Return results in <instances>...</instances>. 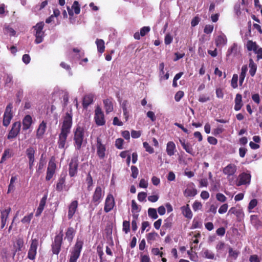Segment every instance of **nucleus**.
I'll list each match as a JSON object with an SVG mask.
<instances>
[{
  "label": "nucleus",
  "instance_id": "obj_18",
  "mask_svg": "<svg viewBox=\"0 0 262 262\" xmlns=\"http://www.w3.org/2000/svg\"><path fill=\"white\" fill-rule=\"evenodd\" d=\"M78 207V202L73 201L69 206V210L68 217L69 219H71L73 216Z\"/></svg>",
  "mask_w": 262,
  "mask_h": 262
},
{
  "label": "nucleus",
  "instance_id": "obj_33",
  "mask_svg": "<svg viewBox=\"0 0 262 262\" xmlns=\"http://www.w3.org/2000/svg\"><path fill=\"white\" fill-rule=\"evenodd\" d=\"M249 67L250 68L249 73L250 75L253 77L255 74L257 69V66L254 62L252 59H250L249 60Z\"/></svg>",
  "mask_w": 262,
  "mask_h": 262
},
{
  "label": "nucleus",
  "instance_id": "obj_49",
  "mask_svg": "<svg viewBox=\"0 0 262 262\" xmlns=\"http://www.w3.org/2000/svg\"><path fill=\"white\" fill-rule=\"evenodd\" d=\"M130 230V223L129 221H124L123 222V231L127 233Z\"/></svg>",
  "mask_w": 262,
  "mask_h": 262
},
{
  "label": "nucleus",
  "instance_id": "obj_9",
  "mask_svg": "<svg viewBox=\"0 0 262 262\" xmlns=\"http://www.w3.org/2000/svg\"><path fill=\"white\" fill-rule=\"evenodd\" d=\"M13 105L12 103H9L6 107L5 112L3 116V125L7 126L10 123V121L12 118L13 115L12 113V109Z\"/></svg>",
  "mask_w": 262,
  "mask_h": 262
},
{
  "label": "nucleus",
  "instance_id": "obj_46",
  "mask_svg": "<svg viewBox=\"0 0 262 262\" xmlns=\"http://www.w3.org/2000/svg\"><path fill=\"white\" fill-rule=\"evenodd\" d=\"M237 81H238V75L237 74H234L231 79V85L234 89L237 88Z\"/></svg>",
  "mask_w": 262,
  "mask_h": 262
},
{
  "label": "nucleus",
  "instance_id": "obj_8",
  "mask_svg": "<svg viewBox=\"0 0 262 262\" xmlns=\"http://www.w3.org/2000/svg\"><path fill=\"white\" fill-rule=\"evenodd\" d=\"M35 150L32 146L29 147L26 150V155L28 159L29 168L31 172H32L33 170V167L35 161Z\"/></svg>",
  "mask_w": 262,
  "mask_h": 262
},
{
  "label": "nucleus",
  "instance_id": "obj_21",
  "mask_svg": "<svg viewBox=\"0 0 262 262\" xmlns=\"http://www.w3.org/2000/svg\"><path fill=\"white\" fill-rule=\"evenodd\" d=\"M228 213L233 214L236 215L237 217L240 220L243 219L244 217V213L241 208H237L236 207H231Z\"/></svg>",
  "mask_w": 262,
  "mask_h": 262
},
{
  "label": "nucleus",
  "instance_id": "obj_3",
  "mask_svg": "<svg viewBox=\"0 0 262 262\" xmlns=\"http://www.w3.org/2000/svg\"><path fill=\"white\" fill-rule=\"evenodd\" d=\"M72 117L73 113L72 110L67 112L63 117V122L62 124L61 131L70 133L71 128L72 126Z\"/></svg>",
  "mask_w": 262,
  "mask_h": 262
},
{
  "label": "nucleus",
  "instance_id": "obj_5",
  "mask_svg": "<svg viewBox=\"0 0 262 262\" xmlns=\"http://www.w3.org/2000/svg\"><path fill=\"white\" fill-rule=\"evenodd\" d=\"M96 147L97 155L100 159H103L105 157L106 147L103 144L102 139L100 137H97L96 139Z\"/></svg>",
  "mask_w": 262,
  "mask_h": 262
},
{
  "label": "nucleus",
  "instance_id": "obj_29",
  "mask_svg": "<svg viewBox=\"0 0 262 262\" xmlns=\"http://www.w3.org/2000/svg\"><path fill=\"white\" fill-rule=\"evenodd\" d=\"M94 96L92 94H88L85 95L83 99L82 105L83 107L87 108L93 102Z\"/></svg>",
  "mask_w": 262,
  "mask_h": 262
},
{
  "label": "nucleus",
  "instance_id": "obj_61",
  "mask_svg": "<svg viewBox=\"0 0 262 262\" xmlns=\"http://www.w3.org/2000/svg\"><path fill=\"white\" fill-rule=\"evenodd\" d=\"M228 206L227 204L222 205L219 209V213L220 214H223L227 211Z\"/></svg>",
  "mask_w": 262,
  "mask_h": 262
},
{
  "label": "nucleus",
  "instance_id": "obj_37",
  "mask_svg": "<svg viewBox=\"0 0 262 262\" xmlns=\"http://www.w3.org/2000/svg\"><path fill=\"white\" fill-rule=\"evenodd\" d=\"M196 193V190L193 188H188L184 191V195L186 197L194 196Z\"/></svg>",
  "mask_w": 262,
  "mask_h": 262
},
{
  "label": "nucleus",
  "instance_id": "obj_26",
  "mask_svg": "<svg viewBox=\"0 0 262 262\" xmlns=\"http://www.w3.org/2000/svg\"><path fill=\"white\" fill-rule=\"evenodd\" d=\"M75 234V230L73 227H69L66 232L65 239L71 243Z\"/></svg>",
  "mask_w": 262,
  "mask_h": 262
},
{
  "label": "nucleus",
  "instance_id": "obj_2",
  "mask_svg": "<svg viewBox=\"0 0 262 262\" xmlns=\"http://www.w3.org/2000/svg\"><path fill=\"white\" fill-rule=\"evenodd\" d=\"M83 245V241L78 239H77L73 249L71 252L69 262H77V260L80 256Z\"/></svg>",
  "mask_w": 262,
  "mask_h": 262
},
{
  "label": "nucleus",
  "instance_id": "obj_62",
  "mask_svg": "<svg viewBox=\"0 0 262 262\" xmlns=\"http://www.w3.org/2000/svg\"><path fill=\"white\" fill-rule=\"evenodd\" d=\"M216 198L219 201L221 202H225L227 200V198L223 194L221 193H217Z\"/></svg>",
  "mask_w": 262,
  "mask_h": 262
},
{
  "label": "nucleus",
  "instance_id": "obj_14",
  "mask_svg": "<svg viewBox=\"0 0 262 262\" xmlns=\"http://www.w3.org/2000/svg\"><path fill=\"white\" fill-rule=\"evenodd\" d=\"M56 168V165L55 163L52 160H50L48 164V166L47 171V175L46 177V180L47 181L50 180L55 172Z\"/></svg>",
  "mask_w": 262,
  "mask_h": 262
},
{
  "label": "nucleus",
  "instance_id": "obj_55",
  "mask_svg": "<svg viewBox=\"0 0 262 262\" xmlns=\"http://www.w3.org/2000/svg\"><path fill=\"white\" fill-rule=\"evenodd\" d=\"M46 200H47V196H43L41 199V200L40 201L39 206L37 208L38 209H40V210L43 211L45 206V204H46Z\"/></svg>",
  "mask_w": 262,
  "mask_h": 262
},
{
  "label": "nucleus",
  "instance_id": "obj_52",
  "mask_svg": "<svg viewBox=\"0 0 262 262\" xmlns=\"http://www.w3.org/2000/svg\"><path fill=\"white\" fill-rule=\"evenodd\" d=\"M72 9H74L75 14H78L80 13V9L79 3L77 1H75L72 6Z\"/></svg>",
  "mask_w": 262,
  "mask_h": 262
},
{
  "label": "nucleus",
  "instance_id": "obj_10",
  "mask_svg": "<svg viewBox=\"0 0 262 262\" xmlns=\"http://www.w3.org/2000/svg\"><path fill=\"white\" fill-rule=\"evenodd\" d=\"M38 245V241L36 238L32 239L30 247L28 251V258L31 260H33L35 258L37 253V248Z\"/></svg>",
  "mask_w": 262,
  "mask_h": 262
},
{
  "label": "nucleus",
  "instance_id": "obj_1",
  "mask_svg": "<svg viewBox=\"0 0 262 262\" xmlns=\"http://www.w3.org/2000/svg\"><path fill=\"white\" fill-rule=\"evenodd\" d=\"M84 138V128L80 126H77L74 130V144L76 149L79 150L82 145Z\"/></svg>",
  "mask_w": 262,
  "mask_h": 262
},
{
  "label": "nucleus",
  "instance_id": "obj_39",
  "mask_svg": "<svg viewBox=\"0 0 262 262\" xmlns=\"http://www.w3.org/2000/svg\"><path fill=\"white\" fill-rule=\"evenodd\" d=\"M12 156L11 150L10 149H6L2 155L1 163L3 162L7 158H10Z\"/></svg>",
  "mask_w": 262,
  "mask_h": 262
},
{
  "label": "nucleus",
  "instance_id": "obj_22",
  "mask_svg": "<svg viewBox=\"0 0 262 262\" xmlns=\"http://www.w3.org/2000/svg\"><path fill=\"white\" fill-rule=\"evenodd\" d=\"M23 130L28 129L32 124V119L30 115H26L23 120Z\"/></svg>",
  "mask_w": 262,
  "mask_h": 262
},
{
  "label": "nucleus",
  "instance_id": "obj_51",
  "mask_svg": "<svg viewBox=\"0 0 262 262\" xmlns=\"http://www.w3.org/2000/svg\"><path fill=\"white\" fill-rule=\"evenodd\" d=\"M131 171H132V174L131 176L134 178L136 179L137 178V176L139 173V170L138 168L135 166H131Z\"/></svg>",
  "mask_w": 262,
  "mask_h": 262
},
{
  "label": "nucleus",
  "instance_id": "obj_6",
  "mask_svg": "<svg viewBox=\"0 0 262 262\" xmlns=\"http://www.w3.org/2000/svg\"><path fill=\"white\" fill-rule=\"evenodd\" d=\"M104 195V191L102 190L101 187L97 186L92 195V202L96 206L98 205L102 201Z\"/></svg>",
  "mask_w": 262,
  "mask_h": 262
},
{
  "label": "nucleus",
  "instance_id": "obj_53",
  "mask_svg": "<svg viewBox=\"0 0 262 262\" xmlns=\"http://www.w3.org/2000/svg\"><path fill=\"white\" fill-rule=\"evenodd\" d=\"M143 147L145 148V150L147 152H148L150 154L154 153V148L152 147H151L147 142H145L143 143Z\"/></svg>",
  "mask_w": 262,
  "mask_h": 262
},
{
  "label": "nucleus",
  "instance_id": "obj_13",
  "mask_svg": "<svg viewBox=\"0 0 262 262\" xmlns=\"http://www.w3.org/2000/svg\"><path fill=\"white\" fill-rule=\"evenodd\" d=\"M115 204V200L113 195L112 194H108L107 195L105 201V205L104 207V211L107 213L111 211L113 209Z\"/></svg>",
  "mask_w": 262,
  "mask_h": 262
},
{
  "label": "nucleus",
  "instance_id": "obj_44",
  "mask_svg": "<svg viewBox=\"0 0 262 262\" xmlns=\"http://www.w3.org/2000/svg\"><path fill=\"white\" fill-rule=\"evenodd\" d=\"M44 27V23L40 21L35 26L33 27L35 29V32H43L42 29Z\"/></svg>",
  "mask_w": 262,
  "mask_h": 262
},
{
  "label": "nucleus",
  "instance_id": "obj_11",
  "mask_svg": "<svg viewBox=\"0 0 262 262\" xmlns=\"http://www.w3.org/2000/svg\"><path fill=\"white\" fill-rule=\"evenodd\" d=\"M21 127L20 122H15L12 124V128L10 130L7 138L11 139L15 138L19 133Z\"/></svg>",
  "mask_w": 262,
  "mask_h": 262
},
{
  "label": "nucleus",
  "instance_id": "obj_57",
  "mask_svg": "<svg viewBox=\"0 0 262 262\" xmlns=\"http://www.w3.org/2000/svg\"><path fill=\"white\" fill-rule=\"evenodd\" d=\"M257 201L256 199H253L251 200L248 205V209L249 211L253 209L257 205Z\"/></svg>",
  "mask_w": 262,
  "mask_h": 262
},
{
  "label": "nucleus",
  "instance_id": "obj_45",
  "mask_svg": "<svg viewBox=\"0 0 262 262\" xmlns=\"http://www.w3.org/2000/svg\"><path fill=\"white\" fill-rule=\"evenodd\" d=\"M5 33L8 34L10 36H14L16 34L15 31L9 26H6L4 28Z\"/></svg>",
  "mask_w": 262,
  "mask_h": 262
},
{
  "label": "nucleus",
  "instance_id": "obj_48",
  "mask_svg": "<svg viewBox=\"0 0 262 262\" xmlns=\"http://www.w3.org/2000/svg\"><path fill=\"white\" fill-rule=\"evenodd\" d=\"M4 78L5 83L6 85L10 86L12 84L13 81L12 75L10 74H7L4 77Z\"/></svg>",
  "mask_w": 262,
  "mask_h": 262
},
{
  "label": "nucleus",
  "instance_id": "obj_54",
  "mask_svg": "<svg viewBox=\"0 0 262 262\" xmlns=\"http://www.w3.org/2000/svg\"><path fill=\"white\" fill-rule=\"evenodd\" d=\"M123 140L121 138H118L116 140L115 142V145L116 147L118 149H122L123 148Z\"/></svg>",
  "mask_w": 262,
  "mask_h": 262
},
{
  "label": "nucleus",
  "instance_id": "obj_58",
  "mask_svg": "<svg viewBox=\"0 0 262 262\" xmlns=\"http://www.w3.org/2000/svg\"><path fill=\"white\" fill-rule=\"evenodd\" d=\"M247 70H248L247 66V65H244L242 67L241 73V74L239 75V77H242V78H245V76H246V73L247 72Z\"/></svg>",
  "mask_w": 262,
  "mask_h": 262
},
{
  "label": "nucleus",
  "instance_id": "obj_32",
  "mask_svg": "<svg viewBox=\"0 0 262 262\" xmlns=\"http://www.w3.org/2000/svg\"><path fill=\"white\" fill-rule=\"evenodd\" d=\"M95 43L97 45L98 51L100 53H103L105 50L104 40L101 39H97Z\"/></svg>",
  "mask_w": 262,
  "mask_h": 262
},
{
  "label": "nucleus",
  "instance_id": "obj_30",
  "mask_svg": "<svg viewBox=\"0 0 262 262\" xmlns=\"http://www.w3.org/2000/svg\"><path fill=\"white\" fill-rule=\"evenodd\" d=\"M242 106V96L241 94H236L235 99L234 110L236 111H238L241 110Z\"/></svg>",
  "mask_w": 262,
  "mask_h": 262
},
{
  "label": "nucleus",
  "instance_id": "obj_34",
  "mask_svg": "<svg viewBox=\"0 0 262 262\" xmlns=\"http://www.w3.org/2000/svg\"><path fill=\"white\" fill-rule=\"evenodd\" d=\"M203 257L208 259H213L214 258V254L208 249H204L201 252Z\"/></svg>",
  "mask_w": 262,
  "mask_h": 262
},
{
  "label": "nucleus",
  "instance_id": "obj_64",
  "mask_svg": "<svg viewBox=\"0 0 262 262\" xmlns=\"http://www.w3.org/2000/svg\"><path fill=\"white\" fill-rule=\"evenodd\" d=\"M209 100H210L209 97L205 95H201L199 96V101L200 102H202V103L206 102Z\"/></svg>",
  "mask_w": 262,
  "mask_h": 262
},
{
  "label": "nucleus",
  "instance_id": "obj_20",
  "mask_svg": "<svg viewBox=\"0 0 262 262\" xmlns=\"http://www.w3.org/2000/svg\"><path fill=\"white\" fill-rule=\"evenodd\" d=\"M24 245V241L23 238L21 236H18L16 239V246L14 245V246L16 247V249L14 251L13 253V257L15 256L16 252L17 251H21Z\"/></svg>",
  "mask_w": 262,
  "mask_h": 262
},
{
  "label": "nucleus",
  "instance_id": "obj_23",
  "mask_svg": "<svg viewBox=\"0 0 262 262\" xmlns=\"http://www.w3.org/2000/svg\"><path fill=\"white\" fill-rule=\"evenodd\" d=\"M150 30V28L149 27H143L140 29V32H136L134 37L136 39L139 40L140 39V36H144L146 34H147Z\"/></svg>",
  "mask_w": 262,
  "mask_h": 262
},
{
  "label": "nucleus",
  "instance_id": "obj_60",
  "mask_svg": "<svg viewBox=\"0 0 262 262\" xmlns=\"http://www.w3.org/2000/svg\"><path fill=\"white\" fill-rule=\"evenodd\" d=\"M202 205L201 202L195 201L192 205V208L194 211H196L202 208Z\"/></svg>",
  "mask_w": 262,
  "mask_h": 262
},
{
  "label": "nucleus",
  "instance_id": "obj_4",
  "mask_svg": "<svg viewBox=\"0 0 262 262\" xmlns=\"http://www.w3.org/2000/svg\"><path fill=\"white\" fill-rule=\"evenodd\" d=\"M62 230L55 237L54 241L52 245V252L55 254H58L60 251L61 246L62 243Z\"/></svg>",
  "mask_w": 262,
  "mask_h": 262
},
{
  "label": "nucleus",
  "instance_id": "obj_31",
  "mask_svg": "<svg viewBox=\"0 0 262 262\" xmlns=\"http://www.w3.org/2000/svg\"><path fill=\"white\" fill-rule=\"evenodd\" d=\"M181 210L183 214L187 218L191 219L192 217V212L187 204L186 206H184L181 207Z\"/></svg>",
  "mask_w": 262,
  "mask_h": 262
},
{
  "label": "nucleus",
  "instance_id": "obj_16",
  "mask_svg": "<svg viewBox=\"0 0 262 262\" xmlns=\"http://www.w3.org/2000/svg\"><path fill=\"white\" fill-rule=\"evenodd\" d=\"M69 134V133L62 131L60 132L57 142L59 148L62 149L65 148L67 137Z\"/></svg>",
  "mask_w": 262,
  "mask_h": 262
},
{
  "label": "nucleus",
  "instance_id": "obj_38",
  "mask_svg": "<svg viewBox=\"0 0 262 262\" xmlns=\"http://www.w3.org/2000/svg\"><path fill=\"white\" fill-rule=\"evenodd\" d=\"M10 211L11 208L10 207H8V208L5 210H1V220L7 221V218L9 216Z\"/></svg>",
  "mask_w": 262,
  "mask_h": 262
},
{
  "label": "nucleus",
  "instance_id": "obj_25",
  "mask_svg": "<svg viewBox=\"0 0 262 262\" xmlns=\"http://www.w3.org/2000/svg\"><path fill=\"white\" fill-rule=\"evenodd\" d=\"M46 129V123L42 121V122L39 124V127L37 130L36 137L38 139L42 138V136L45 134Z\"/></svg>",
  "mask_w": 262,
  "mask_h": 262
},
{
  "label": "nucleus",
  "instance_id": "obj_63",
  "mask_svg": "<svg viewBox=\"0 0 262 262\" xmlns=\"http://www.w3.org/2000/svg\"><path fill=\"white\" fill-rule=\"evenodd\" d=\"M213 30V26L211 25H206L204 31L206 34H210L211 33Z\"/></svg>",
  "mask_w": 262,
  "mask_h": 262
},
{
  "label": "nucleus",
  "instance_id": "obj_28",
  "mask_svg": "<svg viewBox=\"0 0 262 262\" xmlns=\"http://www.w3.org/2000/svg\"><path fill=\"white\" fill-rule=\"evenodd\" d=\"M166 152L169 156H171L174 154L176 150V145L172 141H169L166 145Z\"/></svg>",
  "mask_w": 262,
  "mask_h": 262
},
{
  "label": "nucleus",
  "instance_id": "obj_24",
  "mask_svg": "<svg viewBox=\"0 0 262 262\" xmlns=\"http://www.w3.org/2000/svg\"><path fill=\"white\" fill-rule=\"evenodd\" d=\"M180 142L183 147V148L185 150V151L190 154L191 155H194V151L193 150V148L192 145L189 143H186L185 140L180 139Z\"/></svg>",
  "mask_w": 262,
  "mask_h": 262
},
{
  "label": "nucleus",
  "instance_id": "obj_40",
  "mask_svg": "<svg viewBox=\"0 0 262 262\" xmlns=\"http://www.w3.org/2000/svg\"><path fill=\"white\" fill-rule=\"evenodd\" d=\"M44 35V32H35V36L36 39L35 42L36 44L41 43L43 41V37Z\"/></svg>",
  "mask_w": 262,
  "mask_h": 262
},
{
  "label": "nucleus",
  "instance_id": "obj_27",
  "mask_svg": "<svg viewBox=\"0 0 262 262\" xmlns=\"http://www.w3.org/2000/svg\"><path fill=\"white\" fill-rule=\"evenodd\" d=\"M215 42L217 47L223 46L226 44L227 38L224 34H222L216 38Z\"/></svg>",
  "mask_w": 262,
  "mask_h": 262
},
{
  "label": "nucleus",
  "instance_id": "obj_36",
  "mask_svg": "<svg viewBox=\"0 0 262 262\" xmlns=\"http://www.w3.org/2000/svg\"><path fill=\"white\" fill-rule=\"evenodd\" d=\"M238 52V48L237 45L236 43H233L231 47L228 49L227 53V56H229L231 54H234V55H236Z\"/></svg>",
  "mask_w": 262,
  "mask_h": 262
},
{
  "label": "nucleus",
  "instance_id": "obj_17",
  "mask_svg": "<svg viewBox=\"0 0 262 262\" xmlns=\"http://www.w3.org/2000/svg\"><path fill=\"white\" fill-rule=\"evenodd\" d=\"M236 166L233 164H229L226 166L223 170V173L228 176V178L233 176L236 171Z\"/></svg>",
  "mask_w": 262,
  "mask_h": 262
},
{
  "label": "nucleus",
  "instance_id": "obj_43",
  "mask_svg": "<svg viewBox=\"0 0 262 262\" xmlns=\"http://www.w3.org/2000/svg\"><path fill=\"white\" fill-rule=\"evenodd\" d=\"M172 226V218L168 217L164 221L162 228L164 229H167L171 228Z\"/></svg>",
  "mask_w": 262,
  "mask_h": 262
},
{
  "label": "nucleus",
  "instance_id": "obj_15",
  "mask_svg": "<svg viewBox=\"0 0 262 262\" xmlns=\"http://www.w3.org/2000/svg\"><path fill=\"white\" fill-rule=\"evenodd\" d=\"M239 181L237 183V186L249 184L250 182L251 175L249 173H242L238 176Z\"/></svg>",
  "mask_w": 262,
  "mask_h": 262
},
{
  "label": "nucleus",
  "instance_id": "obj_50",
  "mask_svg": "<svg viewBox=\"0 0 262 262\" xmlns=\"http://www.w3.org/2000/svg\"><path fill=\"white\" fill-rule=\"evenodd\" d=\"M158 236V233L155 232L149 233L147 235V239L148 242L155 241L156 238Z\"/></svg>",
  "mask_w": 262,
  "mask_h": 262
},
{
  "label": "nucleus",
  "instance_id": "obj_12",
  "mask_svg": "<svg viewBox=\"0 0 262 262\" xmlns=\"http://www.w3.org/2000/svg\"><path fill=\"white\" fill-rule=\"evenodd\" d=\"M95 120L97 125H103L105 124L104 114L100 107L98 106L95 110Z\"/></svg>",
  "mask_w": 262,
  "mask_h": 262
},
{
  "label": "nucleus",
  "instance_id": "obj_41",
  "mask_svg": "<svg viewBox=\"0 0 262 262\" xmlns=\"http://www.w3.org/2000/svg\"><path fill=\"white\" fill-rule=\"evenodd\" d=\"M148 214L149 217L154 220L157 219L158 217L157 210L155 208H149L148 209Z\"/></svg>",
  "mask_w": 262,
  "mask_h": 262
},
{
  "label": "nucleus",
  "instance_id": "obj_47",
  "mask_svg": "<svg viewBox=\"0 0 262 262\" xmlns=\"http://www.w3.org/2000/svg\"><path fill=\"white\" fill-rule=\"evenodd\" d=\"M86 182L88 184V189L90 190L93 185V179L90 173H89L87 176Z\"/></svg>",
  "mask_w": 262,
  "mask_h": 262
},
{
  "label": "nucleus",
  "instance_id": "obj_35",
  "mask_svg": "<svg viewBox=\"0 0 262 262\" xmlns=\"http://www.w3.org/2000/svg\"><path fill=\"white\" fill-rule=\"evenodd\" d=\"M106 113H110L113 110V106L112 101L109 99H105L103 101Z\"/></svg>",
  "mask_w": 262,
  "mask_h": 262
},
{
  "label": "nucleus",
  "instance_id": "obj_59",
  "mask_svg": "<svg viewBox=\"0 0 262 262\" xmlns=\"http://www.w3.org/2000/svg\"><path fill=\"white\" fill-rule=\"evenodd\" d=\"M184 96V92L181 91H178L174 96V99L176 101H179Z\"/></svg>",
  "mask_w": 262,
  "mask_h": 262
},
{
  "label": "nucleus",
  "instance_id": "obj_7",
  "mask_svg": "<svg viewBox=\"0 0 262 262\" xmlns=\"http://www.w3.org/2000/svg\"><path fill=\"white\" fill-rule=\"evenodd\" d=\"M78 167V155H76L72 158L69 163V173L71 177H75L77 174Z\"/></svg>",
  "mask_w": 262,
  "mask_h": 262
},
{
  "label": "nucleus",
  "instance_id": "obj_19",
  "mask_svg": "<svg viewBox=\"0 0 262 262\" xmlns=\"http://www.w3.org/2000/svg\"><path fill=\"white\" fill-rule=\"evenodd\" d=\"M66 176L67 174L66 173L61 174L56 184V189L57 191L59 192L62 191L66 181Z\"/></svg>",
  "mask_w": 262,
  "mask_h": 262
},
{
  "label": "nucleus",
  "instance_id": "obj_42",
  "mask_svg": "<svg viewBox=\"0 0 262 262\" xmlns=\"http://www.w3.org/2000/svg\"><path fill=\"white\" fill-rule=\"evenodd\" d=\"M257 45L255 42L252 40H248L247 43V48L249 51L255 50V48H257Z\"/></svg>",
  "mask_w": 262,
  "mask_h": 262
},
{
  "label": "nucleus",
  "instance_id": "obj_56",
  "mask_svg": "<svg viewBox=\"0 0 262 262\" xmlns=\"http://www.w3.org/2000/svg\"><path fill=\"white\" fill-rule=\"evenodd\" d=\"M239 252L236 250H233L232 248H230L229 250V254L230 256L235 259L238 255Z\"/></svg>",
  "mask_w": 262,
  "mask_h": 262
}]
</instances>
